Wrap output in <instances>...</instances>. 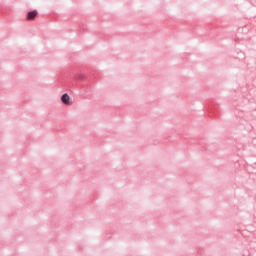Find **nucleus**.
<instances>
[{
	"label": "nucleus",
	"mask_w": 256,
	"mask_h": 256,
	"mask_svg": "<svg viewBox=\"0 0 256 256\" xmlns=\"http://www.w3.org/2000/svg\"><path fill=\"white\" fill-rule=\"evenodd\" d=\"M71 97H69V94L65 93L61 96V101L64 105H70L71 101H70Z\"/></svg>",
	"instance_id": "f257e3e1"
},
{
	"label": "nucleus",
	"mask_w": 256,
	"mask_h": 256,
	"mask_svg": "<svg viewBox=\"0 0 256 256\" xmlns=\"http://www.w3.org/2000/svg\"><path fill=\"white\" fill-rule=\"evenodd\" d=\"M37 13H38L37 10L28 12L27 19L28 20L35 19V17H37Z\"/></svg>",
	"instance_id": "f03ea898"
}]
</instances>
